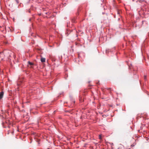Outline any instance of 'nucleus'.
<instances>
[{
	"label": "nucleus",
	"mask_w": 149,
	"mask_h": 149,
	"mask_svg": "<svg viewBox=\"0 0 149 149\" xmlns=\"http://www.w3.org/2000/svg\"><path fill=\"white\" fill-rule=\"evenodd\" d=\"M10 122H3L2 123V125H3V127H9V123Z\"/></svg>",
	"instance_id": "obj_1"
},
{
	"label": "nucleus",
	"mask_w": 149,
	"mask_h": 149,
	"mask_svg": "<svg viewBox=\"0 0 149 149\" xmlns=\"http://www.w3.org/2000/svg\"><path fill=\"white\" fill-rule=\"evenodd\" d=\"M4 93L3 91L0 92V99H1L3 96Z\"/></svg>",
	"instance_id": "obj_2"
},
{
	"label": "nucleus",
	"mask_w": 149,
	"mask_h": 149,
	"mask_svg": "<svg viewBox=\"0 0 149 149\" xmlns=\"http://www.w3.org/2000/svg\"><path fill=\"white\" fill-rule=\"evenodd\" d=\"M41 61L42 62H45V59L44 58H42L41 59Z\"/></svg>",
	"instance_id": "obj_3"
},
{
	"label": "nucleus",
	"mask_w": 149,
	"mask_h": 149,
	"mask_svg": "<svg viewBox=\"0 0 149 149\" xmlns=\"http://www.w3.org/2000/svg\"><path fill=\"white\" fill-rule=\"evenodd\" d=\"M28 64L30 65H33V63L31 62H30V61H28Z\"/></svg>",
	"instance_id": "obj_4"
},
{
	"label": "nucleus",
	"mask_w": 149,
	"mask_h": 149,
	"mask_svg": "<svg viewBox=\"0 0 149 149\" xmlns=\"http://www.w3.org/2000/svg\"><path fill=\"white\" fill-rule=\"evenodd\" d=\"M99 138L100 139H102V135L101 134L99 135Z\"/></svg>",
	"instance_id": "obj_5"
},
{
	"label": "nucleus",
	"mask_w": 149,
	"mask_h": 149,
	"mask_svg": "<svg viewBox=\"0 0 149 149\" xmlns=\"http://www.w3.org/2000/svg\"><path fill=\"white\" fill-rule=\"evenodd\" d=\"M75 101L74 100H73L72 101V102L73 104H74L75 103Z\"/></svg>",
	"instance_id": "obj_6"
},
{
	"label": "nucleus",
	"mask_w": 149,
	"mask_h": 149,
	"mask_svg": "<svg viewBox=\"0 0 149 149\" xmlns=\"http://www.w3.org/2000/svg\"><path fill=\"white\" fill-rule=\"evenodd\" d=\"M117 13L118 15L119 14V12L118 11H117Z\"/></svg>",
	"instance_id": "obj_7"
},
{
	"label": "nucleus",
	"mask_w": 149,
	"mask_h": 149,
	"mask_svg": "<svg viewBox=\"0 0 149 149\" xmlns=\"http://www.w3.org/2000/svg\"><path fill=\"white\" fill-rule=\"evenodd\" d=\"M72 21L73 22H75V21L74 20H72Z\"/></svg>",
	"instance_id": "obj_8"
},
{
	"label": "nucleus",
	"mask_w": 149,
	"mask_h": 149,
	"mask_svg": "<svg viewBox=\"0 0 149 149\" xmlns=\"http://www.w3.org/2000/svg\"><path fill=\"white\" fill-rule=\"evenodd\" d=\"M146 76H144V78L146 79Z\"/></svg>",
	"instance_id": "obj_9"
}]
</instances>
